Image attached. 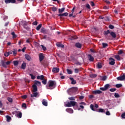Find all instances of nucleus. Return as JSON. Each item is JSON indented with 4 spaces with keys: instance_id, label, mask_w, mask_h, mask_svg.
I'll return each instance as SVG.
<instances>
[{
    "instance_id": "obj_1",
    "label": "nucleus",
    "mask_w": 125,
    "mask_h": 125,
    "mask_svg": "<svg viewBox=\"0 0 125 125\" xmlns=\"http://www.w3.org/2000/svg\"><path fill=\"white\" fill-rule=\"evenodd\" d=\"M56 87V82L52 80H49L48 82V84L46 85V88L47 89H50V90L54 89V88Z\"/></svg>"
},
{
    "instance_id": "obj_2",
    "label": "nucleus",
    "mask_w": 125,
    "mask_h": 125,
    "mask_svg": "<svg viewBox=\"0 0 125 125\" xmlns=\"http://www.w3.org/2000/svg\"><path fill=\"white\" fill-rule=\"evenodd\" d=\"M78 92V87H73L72 88H69L67 90V93L69 95H73V94H76V92Z\"/></svg>"
},
{
    "instance_id": "obj_3",
    "label": "nucleus",
    "mask_w": 125,
    "mask_h": 125,
    "mask_svg": "<svg viewBox=\"0 0 125 125\" xmlns=\"http://www.w3.org/2000/svg\"><path fill=\"white\" fill-rule=\"evenodd\" d=\"M65 11V8H62L61 9H59V13H60L58 15V16H68V13L65 12L63 14H61L62 12H64Z\"/></svg>"
},
{
    "instance_id": "obj_4",
    "label": "nucleus",
    "mask_w": 125,
    "mask_h": 125,
    "mask_svg": "<svg viewBox=\"0 0 125 125\" xmlns=\"http://www.w3.org/2000/svg\"><path fill=\"white\" fill-rule=\"evenodd\" d=\"M77 105V102L75 101H70V102H68L66 104V107H74Z\"/></svg>"
},
{
    "instance_id": "obj_5",
    "label": "nucleus",
    "mask_w": 125,
    "mask_h": 125,
    "mask_svg": "<svg viewBox=\"0 0 125 125\" xmlns=\"http://www.w3.org/2000/svg\"><path fill=\"white\" fill-rule=\"evenodd\" d=\"M16 0H5V3H15Z\"/></svg>"
},
{
    "instance_id": "obj_6",
    "label": "nucleus",
    "mask_w": 125,
    "mask_h": 125,
    "mask_svg": "<svg viewBox=\"0 0 125 125\" xmlns=\"http://www.w3.org/2000/svg\"><path fill=\"white\" fill-rule=\"evenodd\" d=\"M109 60H110V62L109 63V64L110 65H112V66L113 65H115V60L114 59H113V58H109Z\"/></svg>"
},
{
    "instance_id": "obj_7",
    "label": "nucleus",
    "mask_w": 125,
    "mask_h": 125,
    "mask_svg": "<svg viewBox=\"0 0 125 125\" xmlns=\"http://www.w3.org/2000/svg\"><path fill=\"white\" fill-rule=\"evenodd\" d=\"M43 59H44V56H43V54L42 53H40L39 54V60H40V62H42V60H43Z\"/></svg>"
},
{
    "instance_id": "obj_8",
    "label": "nucleus",
    "mask_w": 125,
    "mask_h": 125,
    "mask_svg": "<svg viewBox=\"0 0 125 125\" xmlns=\"http://www.w3.org/2000/svg\"><path fill=\"white\" fill-rule=\"evenodd\" d=\"M20 24H21V25H22L23 28H24L25 29H27V27H26V26H27V22L21 21L20 22Z\"/></svg>"
},
{
    "instance_id": "obj_9",
    "label": "nucleus",
    "mask_w": 125,
    "mask_h": 125,
    "mask_svg": "<svg viewBox=\"0 0 125 125\" xmlns=\"http://www.w3.org/2000/svg\"><path fill=\"white\" fill-rule=\"evenodd\" d=\"M117 80L118 81H125V75H122L117 78Z\"/></svg>"
},
{
    "instance_id": "obj_10",
    "label": "nucleus",
    "mask_w": 125,
    "mask_h": 125,
    "mask_svg": "<svg viewBox=\"0 0 125 125\" xmlns=\"http://www.w3.org/2000/svg\"><path fill=\"white\" fill-rule=\"evenodd\" d=\"M32 87L33 88V92H37V91H38V86H37V85H36V84H34L32 85Z\"/></svg>"
},
{
    "instance_id": "obj_11",
    "label": "nucleus",
    "mask_w": 125,
    "mask_h": 125,
    "mask_svg": "<svg viewBox=\"0 0 125 125\" xmlns=\"http://www.w3.org/2000/svg\"><path fill=\"white\" fill-rule=\"evenodd\" d=\"M96 112H98V113H105V110L103 108H99L96 110Z\"/></svg>"
},
{
    "instance_id": "obj_12",
    "label": "nucleus",
    "mask_w": 125,
    "mask_h": 125,
    "mask_svg": "<svg viewBox=\"0 0 125 125\" xmlns=\"http://www.w3.org/2000/svg\"><path fill=\"white\" fill-rule=\"evenodd\" d=\"M52 71L53 73H58L59 72V68L53 67Z\"/></svg>"
},
{
    "instance_id": "obj_13",
    "label": "nucleus",
    "mask_w": 125,
    "mask_h": 125,
    "mask_svg": "<svg viewBox=\"0 0 125 125\" xmlns=\"http://www.w3.org/2000/svg\"><path fill=\"white\" fill-rule=\"evenodd\" d=\"M88 58L89 61H91V62H93V61H94V58H93V57H92L90 54L88 55Z\"/></svg>"
},
{
    "instance_id": "obj_14",
    "label": "nucleus",
    "mask_w": 125,
    "mask_h": 125,
    "mask_svg": "<svg viewBox=\"0 0 125 125\" xmlns=\"http://www.w3.org/2000/svg\"><path fill=\"white\" fill-rule=\"evenodd\" d=\"M24 56L26 60H27L28 61H31V59H32V58H31V56H30V55H29L28 54H25Z\"/></svg>"
},
{
    "instance_id": "obj_15",
    "label": "nucleus",
    "mask_w": 125,
    "mask_h": 125,
    "mask_svg": "<svg viewBox=\"0 0 125 125\" xmlns=\"http://www.w3.org/2000/svg\"><path fill=\"white\" fill-rule=\"evenodd\" d=\"M66 111L67 113H69L70 114H73V113H74V110L71 108H67Z\"/></svg>"
},
{
    "instance_id": "obj_16",
    "label": "nucleus",
    "mask_w": 125,
    "mask_h": 125,
    "mask_svg": "<svg viewBox=\"0 0 125 125\" xmlns=\"http://www.w3.org/2000/svg\"><path fill=\"white\" fill-rule=\"evenodd\" d=\"M56 45L57 46H58V47H61L62 48H64V45H63L60 42H57L56 43Z\"/></svg>"
},
{
    "instance_id": "obj_17",
    "label": "nucleus",
    "mask_w": 125,
    "mask_h": 125,
    "mask_svg": "<svg viewBox=\"0 0 125 125\" xmlns=\"http://www.w3.org/2000/svg\"><path fill=\"white\" fill-rule=\"evenodd\" d=\"M93 94H100L101 93H102V91H101L100 90H97L93 91Z\"/></svg>"
},
{
    "instance_id": "obj_18",
    "label": "nucleus",
    "mask_w": 125,
    "mask_h": 125,
    "mask_svg": "<svg viewBox=\"0 0 125 125\" xmlns=\"http://www.w3.org/2000/svg\"><path fill=\"white\" fill-rule=\"evenodd\" d=\"M37 79L38 80H41V81H42V80L44 79V76H43V75H42L41 76H38L37 77Z\"/></svg>"
},
{
    "instance_id": "obj_19",
    "label": "nucleus",
    "mask_w": 125,
    "mask_h": 125,
    "mask_svg": "<svg viewBox=\"0 0 125 125\" xmlns=\"http://www.w3.org/2000/svg\"><path fill=\"white\" fill-rule=\"evenodd\" d=\"M40 63L42 64V65L44 67H47L48 64H47V62L45 61H42L41 62H40Z\"/></svg>"
},
{
    "instance_id": "obj_20",
    "label": "nucleus",
    "mask_w": 125,
    "mask_h": 125,
    "mask_svg": "<svg viewBox=\"0 0 125 125\" xmlns=\"http://www.w3.org/2000/svg\"><path fill=\"white\" fill-rule=\"evenodd\" d=\"M110 35L113 39H116V38H117V35H116V33L113 31L110 32Z\"/></svg>"
},
{
    "instance_id": "obj_21",
    "label": "nucleus",
    "mask_w": 125,
    "mask_h": 125,
    "mask_svg": "<svg viewBox=\"0 0 125 125\" xmlns=\"http://www.w3.org/2000/svg\"><path fill=\"white\" fill-rule=\"evenodd\" d=\"M38 95H39V94L38 92H34V93H33V94H31L30 96L31 97H37Z\"/></svg>"
},
{
    "instance_id": "obj_22",
    "label": "nucleus",
    "mask_w": 125,
    "mask_h": 125,
    "mask_svg": "<svg viewBox=\"0 0 125 125\" xmlns=\"http://www.w3.org/2000/svg\"><path fill=\"white\" fill-rule=\"evenodd\" d=\"M69 79L70 80V81H71V83L72 84H76V83H77V82H76V80H75L74 79V78L70 77L69 78Z\"/></svg>"
},
{
    "instance_id": "obj_23",
    "label": "nucleus",
    "mask_w": 125,
    "mask_h": 125,
    "mask_svg": "<svg viewBox=\"0 0 125 125\" xmlns=\"http://www.w3.org/2000/svg\"><path fill=\"white\" fill-rule=\"evenodd\" d=\"M42 104L43 106H47L48 105L47 102H46V100L43 99L42 101Z\"/></svg>"
},
{
    "instance_id": "obj_24",
    "label": "nucleus",
    "mask_w": 125,
    "mask_h": 125,
    "mask_svg": "<svg viewBox=\"0 0 125 125\" xmlns=\"http://www.w3.org/2000/svg\"><path fill=\"white\" fill-rule=\"evenodd\" d=\"M41 33H43V34H47V30L44 28H42L41 29Z\"/></svg>"
},
{
    "instance_id": "obj_25",
    "label": "nucleus",
    "mask_w": 125,
    "mask_h": 125,
    "mask_svg": "<svg viewBox=\"0 0 125 125\" xmlns=\"http://www.w3.org/2000/svg\"><path fill=\"white\" fill-rule=\"evenodd\" d=\"M75 46L78 48H82V44L81 43H76L75 44Z\"/></svg>"
},
{
    "instance_id": "obj_26",
    "label": "nucleus",
    "mask_w": 125,
    "mask_h": 125,
    "mask_svg": "<svg viewBox=\"0 0 125 125\" xmlns=\"http://www.w3.org/2000/svg\"><path fill=\"white\" fill-rule=\"evenodd\" d=\"M6 118L7 119V122H10L11 121V117L9 115H6Z\"/></svg>"
},
{
    "instance_id": "obj_27",
    "label": "nucleus",
    "mask_w": 125,
    "mask_h": 125,
    "mask_svg": "<svg viewBox=\"0 0 125 125\" xmlns=\"http://www.w3.org/2000/svg\"><path fill=\"white\" fill-rule=\"evenodd\" d=\"M110 84H106L104 87V89H105V90H107V89H109V87H110Z\"/></svg>"
},
{
    "instance_id": "obj_28",
    "label": "nucleus",
    "mask_w": 125,
    "mask_h": 125,
    "mask_svg": "<svg viewBox=\"0 0 125 125\" xmlns=\"http://www.w3.org/2000/svg\"><path fill=\"white\" fill-rule=\"evenodd\" d=\"M97 67L98 69H101L102 68V63L101 62H98Z\"/></svg>"
},
{
    "instance_id": "obj_29",
    "label": "nucleus",
    "mask_w": 125,
    "mask_h": 125,
    "mask_svg": "<svg viewBox=\"0 0 125 125\" xmlns=\"http://www.w3.org/2000/svg\"><path fill=\"white\" fill-rule=\"evenodd\" d=\"M1 63L2 67H3L4 68H6V62H4L3 61H2Z\"/></svg>"
},
{
    "instance_id": "obj_30",
    "label": "nucleus",
    "mask_w": 125,
    "mask_h": 125,
    "mask_svg": "<svg viewBox=\"0 0 125 125\" xmlns=\"http://www.w3.org/2000/svg\"><path fill=\"white\" fill-rule=\"evenodd\" d=\"M69 100H70V101H75L76 100V97H71L68 98Z\"/></svg>"
},
{
    "instance_id": "obj_31",
    "label": "nucleus",
    "mask_w": 125,
    "mask_h": 125,
    "mask_svg": "<svg viewBox=\"0 0 125 125\" xmlns=\"http://www.w3.org/2000/svg\"><path fill=\"white\" fill-rule=\"evenodd\" d=\"M47 83V80L45 79H43V80H42V83H43V84H46V83Z\"/></svg>"
},
{
    "instance_id": "obj_32",
    "label": "nucleus",
    "mask_w": 125,
    "mask_h": 125,
    "mask_svg": "<svg viewBox=\"0 0 125 125\" xmlns=\"http://www.w3.org/2000/svg\"><path fill=\"white\" fill-rule=\"evenodd\" d=\"M42 24L38 25L36 27V30L37 31H40V29L42 28Z\"/></svg>"
},
{
    "instance_id": "obj_33",
    "label": "nucleus",
    "mask_w": 125,
    "mask_h": 125,
    "mask_svg": "<svg viewBox=\"0 0 125 125\" xmlns=\"http://www.w3.org/2000/svg\"><path fill=\"white\" fill-rule=\"evenodd\" d=\"M101 78H102V81H106L107 80V76H101Z\"/></svg>"
},
{
    "instance_id": "obj_34",
    "label": "nucleus",
    "mask_w": 125,
    "mask_h": 125,
    "mask_svg": "<svg viewBox=\"0 0 125 125\" xmlns=\"http://www.w3.org/2000/svg\"><path fill=\"white\" fill-rule=\"evenodd\" d=\"M21 69H23V70L26 69V63L23 62V63H22Z\"/></svg>"
},
{
    "instance_id": "obj_35",
    "label": "nucleus",
    "mask_w": 125,
    "mask_h": 125,
    "mask_svg": "<svg viewBox=\"0 0 125 125\" xmlns=\"http://www.w3.org/2000/svg\"><path fill=\"white\" fill-rule=\"evenodd\" d=\"M115 58L117 59L118 61H120L121 60V58L120 57V56L119 55H116L115 56Z\"/></svg>"
},
{
    "instance_id": "obj_36",
    "label": "nucleus",
    "mask_w": 125,
    "mask_h": 125,
    "mask_svg": "<svg viewBox=\"0 0 125 125\" xmlns=\"http://www.w3.org/2000/svg\"><path fill=\"white\" fill-rule=\"evenodd\" d=\"M11 35H12V36H13V38L14 39H15V38L17 37V36H16V35L15 34V32H12L11 33Z\"/></svg>"
},
{
    "instance_id": "obj_37",
    "label": "nucleus",
    "mask_w": 125,
    "mask_h": 125,
    "mask_svg": "<svg viewBox=\"0 0 125 125\" xmlns=\"http://www.w3.org/2000/svg\"><path fill=\"white\" fill-rule=\"evenodd\" d=\"M90 107L91 109V110H92V111H96L95 110V109H94V105L92 104H90Z\"/></svg>"
},
{
    "instance_id": "obj_38",
    "label": "nucleus",
    "mask_w": 125,
    "mask_h": 125,
    "mask_svg": "<svg viewBox=\"0 0 125 125\" xmlns=\"http://www.w3.org/2000/svg\"><path fill=\"white\" fill-rule=\"evenodd\" d=\"M123 86V85L122 84H116V87L117 88H120V87H122Z\"/></svg>"
},
{
    "instance_id": "obj_39",
    "label": "nucleus",
    "mask_w": 125,
    "mask_h": 125,
    "mask_svg": "<svg viewBox=\"0 0 125 125\" xmlns=\"http://www.w3.org/2000/svg\"><path fill=\"white\" fill-rule=\"evenodd\" d=\"M90 78H96L97 77V75L92 74L90 75Z\"/></svg>"
},
{
    "instance_id": "obj_40",
    "label": "nucleus",
    "mask_w": 125,
    "mask_h": 125,
    "mask_svg": "<svg viewBox=\"0 0 125 125\" xmlns=\"http://www.w3.org/2000/svg\"><path fill=\"white\" fill-rule=\"evenodd\" d=\"M103 47L105 48V47H107L108 46V44L106 43H102Z\"/></svg>"
},
{
    "instance_id": "obj_41",
    "label": "nucleus",
    "mask_w": 125,
    "mask_h": 125,
    "mask_svg": "<svg viewBox=\"0 0 125 125\" xmlns=\"http://www.w3.org/2000/svg\"><path fill=\"white\" fill-rule=\"evenodd\" d=\"M80 69L78 68H75L74 69V73H75V74H78L79 73V72H80Z\"/></svg>"
},
{
    "instance_id": "obj_42",
    "label": "nucleus",
    "mask_w": 125,
    "mask_h": 125,
    "mask_svg": "<svg viewBox=\"0 0 125 125\" xmlns=\"http://www.w3.org/2000/svg\"><path fill=\"white\" fill-rule=\"evenodd\" d=\"M17 117L20 118H22V113L21 112H19V113L17 114Z\"/></svg>"
},
{
    "instance_id": "obj_43",
    "label": "nucleus",
    "mask_w": 125,
    "mask_h": 125,
    "mask_svg": "<svg viewBox=\"0 0 125 125\" xmlns=\"http://www.w3.org/2000/svg\"><path fill=\"white\" fill-rule=\"evenodd\" d=\"M14 66H17L18 64H19V62L17 61H15L13 62Z\"/></svg>"
},
{
    "instance_id": "obj_44",
    "label": "nucleus",
    "mask_w": 125,
    "mask_h": 125,
    "mask_svg": "<svg viewBox=\"0 0 125 125\" xmlns=\"http://www.w3.org/2000/svg\"><path fill=\"white\" fill-rule=\"evenodd\" d=\"M108 34H111V32H110V30H107L106 31H104V35H107Z\"/></svg>"
},
{
    "instance_id": "obj_45",
    "label": "nucleus",
    "mask_w": 125,
    "mask_h": 125,
    "mask_svg": "<svg viewBox=\"0 0 125 125\" xmlns=\"http://www.w3.org/2000/svg\"><path fill=\"white\" fill-rule=\"evenodd\" d=\"M114 97L116 98H119L120 97V95L119 94H118L117 93H115L114 94Z\"/></svg>"
},
{
    "instance_id": "obj_46",
    "label": "nucleus",
    "mask_w": 125,
    "mask_h": 125,
    "mask_svg": "<svg viewBox=\"0 0 125 125\" xmlns=\"http://www.w3.org/2000/svg\"><path fill=\"white\" fill-rule=\"evenodd\" d=\"M13 53V55L14 56H16V55H17V51L14 50L12 51Z\"/></svg>"
},
{
    "instance_id": "obj_47",
    "label": "nucleus",
    "mask_w": 125,
    "mask_h": 125,
    "mask_svg": "<svg viewBox=\"0 0 125 125\" xmlns=\"http://www.w3.org/2000/svg\"><path fill=\"white\" fill-rule=\"evenodd\" d=\"M117 90V89L114 88H111L109 89V91H111V92H115Z\"/></svg>"
},
{
    "instance_id": "obj_48",
    "label": "nucleus",
    "mask_w": 125,
    "mask_h": 125,
    "mask_svg": "<svg viewBox=\"0 0 125 125\" xmlns=\"http://www.w3.org/2000/svg\"><path fill=\"white\" fill-rule=\"evenodd\" d=\"M67 73L68 74V75H71V74H72V71L69 69H67L66 70Z\"/></svg>"
},
{
    "instance_id": "obj_49",
    "label": "nucleus",
    "mask_w": 125,
    "mask_h": 125,
    "mask_svg": "<svg viewBox=\"0 0 125 125\" xmlns=\"http://www.w3.org/2000/svg\"><path fill=\"white\" fill-rule=\"evenodd\" d=\"M109 29H111V30H113V29H114V28H115V26H114V25H113L112 24H110L109 25Z\"/></svg>"
},
{
    "instance_id": "obj_50",
    "label": "nucleus",
    "mask_w": 125,
    "mask_h": 125,
    "mask_svg": "<svg viewBox=\"0 0 125 125\" xmlns=\"http://www.w3.org/2000/svg\"><path fill=\"white\" fill-rule=\"evenodd\" d=\"M74 10H75V7L73 8L72 10V13L70 14L69 16H73V13H74Z\"/></svg>"
},
{
    "instance_id": "obj_51",
    "label": "nucleus",
    "mask_w": 125,
    "mask_h": 125,
    "mask_svg": "<svg viewBox=\"0 0 125 125\" xmlns=\"http://www.w3.org/2000/svg\"><path fill=\"white\" fill-rule=\"evenodd\" d=\"M52 11L55 12L56 11V10H57V8H56V7H52Z\"/></svg>"
},
{
    "instance_id": "obj_52",
    "label": "nucleus",
    "mask_w": 125,
    "mask_h": 125,
    "mask_svg": "<svg viewBox=\"0 0 125 125\" xmlns=\"http://www.w3.org/2000/svg\"><path fill=\"white\" fill-rule=\"evenodd\" d=\"M30 76L31 77L32 80H34V79H36V76H34L32 74H30Z\"/></svg>"
},
{
    "instance_id": "obj_53",
    "label": "nucleus",
    "mask_w": 125,
    "mask_h": 125,
    "mask_svg": "<svg viewBox=\"0 0 125 125\" xmlns=\"http://www.w3.org/2000/svg\"><path fill=\"white\" fill-rule=\"evenodd\" d=\"M35 84H39V85H41V82H40V81H35Z\"/></svg>"
},
{
    "instance_id": "obj_54",
    "label": "nucleus",
    "mask_w": 125,
    "mask_h": 125,
    "mask_svg": "<svg viewBox=\"0 0 125 125\" xmlns=\"http://www.w3.org/2000/svg\"><path fill=\"white\" fill-rule=\"evenodd\" d=\"M21 106H22L23 108H27V104H25V103H23V104H22Z\"/></svg>"
},
{
    "instance_id": "obj_55",
    "label": "nucleus",
    "mask_w": 125,
    "mask_h": 125,
    "mask_svg": "<svg viewBox=\"0 0 125 125\" xmlns=\"http://www.w3.org/2000/svg\"><path fill=\"white\" fill-rule=\"evenodd\" d=\"M41 46H42L43 50H44V51L46 50V47L44 46L43 45H41Z\"/></svg>"
},
{
    "instance_id": "obj_56",
    "label": "nucleus",
    "mask_w": 125,
    "mask_h": 125,
    "mask_svg": "<svg viewBox=\"0 0 125 125\" xmlns=\"http://www.w3.org/2000/svg\"><path fill=\"white\" fill-rule=\"evenodd\" d=\"M7 100L8 101H9V102H10V103L12 102L13 101L12 98H9V97L7 98Z\"/></svg>"
},
{
    "instance_id": "obj_57",
    "label": "nucleus",
    "mask_w": 125,
    "mask_h": 125,
    "mask_svg": "<svg viewBox=\"0 0 125 125\" xmlns=\"http://www.w3.org/2000/svg\"><path fill=\"white\" fill-rule=\"evenodd\" d=\"M4 55L6 57H8V56H9V54H8V52H6L4 54Z\"/></svg>"
},
{
    "instance_id": "obj_58",
    "label": "nucleus",
    "mask_w": 125,
    "mask_h": 125,
    "mask_svg": "<svg viewBox=\"0 0 125 125\" xmlns=\"http://www.w3.org/2000/svg\"><path fill=\"white\" fill-rule=\"evenodd\" d=\"M105 114H106V116H110V115H111V113H110V111H107L105 112Z\"/></svg>"
},
{
    "instance_id": "obj_59",
    "label": "nucleus",
    "mask_w": 125,
    "mask_h": 125,
    "mask_svg": "<svg viewBox=\"0 0 125 125\" xmlns=\"http://www.w3.org/2000/svg\"><path fill=\"white\" fill-rule=\"evenodd\" d=\"M118 54H123V53H124V51H123V50H120L118 51Z\"/></svg>"
},
{
    "instance_id": "obj_60",
    "label": "nucleus",
    "mask_w": 125,
    "mask_h": 125,
    "mask_svg": "<svg viewBox=\"0 0 125 125\" xmlns=\"http://www.w3.org/2000/svg\"><path fill=\"white\" fill-rule=\"evenodd\" d=\"M86 7L87 8H88V9H90V5H89V4H86Z\"/></svg>"
},
{
    "instance_id": "obj_61",
    "label": "nucleus",
    "mask_w": 125,
    "mask_h": 125,
    "mask_svg": "<svg viewBox=\"0 0 125 125\" xmlns=\"http://www.w3.org/2000/svg\"><path fill=\"white\" fill-rule=\"evenodd\" d=\"M122 118L123 119H125V112L123 113L121 115Z\"/></svg>"
},
{
    "instance_id": "obj_62",
    "label": "nucleus",
    "mask_w": 125,
    "mask_h": 125,
    "mask_svg": "<svg viewBox=\"0 0 125 125\" xmlns=\"http://www.w3.org/2000/svg\"><path fill=\"white\" fill-rule=\"evenodd\" d=\"M77 39V36H72L71 37V40H76Z\"/></svg>"
},
{
    "instance_id": "obj_63",
    "label": "nucleus",
    "mask_w": 125,
    "mask_h": 125,
    "mask_svg": "<svg viewBox=\"0 0 125 125\" xmlns=\"http://www.w3.org/2000/svg\"><path fill=\"white\" fill-rule=\"evenodd\" d=\"M22 98H23V99H26L27 96V95H23V96H22Z\"/></svg>"
},
{
    "instance_id": "obj_64",
    "label": "nucleus",
    "mask_w": 125,
    "mask_h": 125,
    "mask_svg": "<svg viewBox=\"0 0 125 125\" xmlns=\"http://www.w3.org/2000/svg\"><path fill=\"white\" fill-rule=\"evenodd\" d=\"M90 4L92 6H94L95 5V4H94V2H93V1H91Z\"/></svg>"
}]
</instances>
